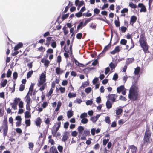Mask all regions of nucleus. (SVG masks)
Here are the masks:
<instances>
[{
  "label": "nucleus",
  "mask_w": 153,
  "mask_h": 153,
  "mask_svg": "<svg viewBox=\"0 0 153 153\" xmlns=\"http://www.w3.org/2000/svg\"><path fill=\"white\" fill-rule=\"evenodd\" d=\"M50 64V61L48 59H45V61L44 63V65L47 67L48 65L49 64Z\"/></svg>",
  "instance_id": "nucleus-62"
},
{
  "label": "nucleus",
  "mask_w": 153,
  "mask_h": 153,
  "mask_svg": "<svg viewBox=\"0 0 153 153\" xmlns=\"http://www.w3.org/2000/svg\"><path fill=\"white\" fill-rule=\"evenodd\" d=\"M10 105H12V107L14 110H16L17 109V105L13 103H10Z\"/></svg>",
  "instance_id": "nucleus-57"
},
{
  "label": "nucleus",
  "mask_w": 153,
  "mask_h": 153,
  "mask_svg": "<svg viewBox=\"0 0 153 153\" xmlns=\"http://www.w3.org/2000/svg\"><path fill=\"white\" fill-rule=\"evenodd\" d=\"M25 89V85L22 84L20 85L19 90L20 91H23Z\"/></svg>",
  "instance_id": "nucleus-58"
},
{
  "label": "nucleus",
  "mask_w": 153,
  "mask_h": 153,
  "mask_svg": "<svg viewBox=\"0 0 153 153\" xmlns=\"http://www.w3.org/2000/svg\"><path fill=\"white\" fill-rule=\"evenodd\" d=\"M106 97L108 98L109 100H111L113 102H115V94H109Z\"/></svg>",
  "instance_id": "nucleus-9"
},
{
  "label": "nucleus",
  "mask_w": 153,
  "mask_h": 153,
  "mask_svg": "<svg viewBox=\"0 0 153 153\" xmlns=\"http://www.w3.org/2000/svg\"><path fill=\"white\" fill-rule=\"evenodd\" d=\"M45 82V79H40V80L38 81V83H37L38 86L39 87H40L41 85L43 84Z\"/></svg>",
  "instance_id": "nucleus-26"
},
{
  "label": "nucleus",
  "mask_w": 153,
  "mask_h": 153,
  "mask_svg": "<svg viewBox=\"0 0 153 153\" xmlns=\"http://www.w3.org/2000/svg\"><path fill=\"white\" fill-rule=\"evenodd\" d=\"M18 106L20 108H22L24 107V102L22 101H20L18 104Z\"/></svg>",
  "instance_id": "nucleus-50"
},
{
  "label": "nucleus",
  "mask_w": 153,
  "mask_h": 153,
  "mask_svg": "<svg viewBox=\"0 0 153 153\" xmlns=\"http://www.w3.org/2000/svg\"><path fill=\"white\" fill-rule=\"evenodd\" d=\"M4 128L3 130V135L4 137L7 136L8 131V126H4Z\"/></svg>",
  "instance_id": "nucleus-15"
},
{
  "label": "nucleus",
  "mask_w": 153,
  "mask_h": 153,
  "mask_svg": "<svg viewBox=\"0 0 153 153\" xmlns=\"http://www.w3.org/2000/svg\"><path fill=\"white\" fill-rule=\"evenodd\" d=\"M7 82V79H4L3 81L1 82L0 83L1 87H4Z\"/></svg>",
  "instance_id": "nucleus-32"
},
{
  "label": "nucleus",
  "mask_w": 153,
  "mask_h": 153,
  "mask_svg": "<svg viewBox=\"0 0 153 153\" xmlns=\"http://www.w3.org/2000/svg\"><path fill=\"white\" fill-rule=\"evenodd\" d=\"M13 79L16 80L18 77V73L15 71L13 74Z\"/></svg>",
  "instance_id": "nucleus-47"
},
{
  "label": "nucleus",
  "mask_w": 153,
  "mask_h": 153,
  "mask_svg": "<svg viewBox=\"0 0 153 153\" xmlns=\"http://www.w3.org/2000/svg\"><path fill=\"white\" fill-rule=\"evenodd\" d=\"M100 115L101 114H98L96 116L92 117L90 118V120L94 123L98 120Z\"/></svg>",
  "instance_id": "nucleus-7"
},
{
  "label": "nucleus",
  "mask_w": 153,
  "mask_h": 153,
  "mask_svg": "<svg viewBox=\"0 0 153 153\" xmlns=\"http://www.w3.org/2000/svg\"><path fill=\"white\" fill-rule=\"evenodd\" d=\"M41 120L40 117H38L36 120L35 124L36 126L39 127H40V125L41 123Z\"/></svg>",
  "instance_id": "nucleus-14"
},
{
  "label": "nucleus",
  "mask_w": 153,
  "mask_h": 153,
  "mask_svg": "<svg viewBox=\"0 0 153 153\" xmlns=\"http://www.w3.org/2000/svg\"><path fill=\"white\" fill-rule=\"evenodd\" d=\"M130 148L131 149L132 152H136L137 151V149L136 147L134 145H132L130 146Z\"/></svg>",
  "instance_id": "nucleus-22"
},
{
  "label": "nucleus",
  "mask_w": 153,
  "mask_h": 153,
  "mask_svg": "<svg viewBox=\"0 0 153 153\" xmlns=\"http://www.w3.org/2000/svg\"><path fill=\"white\" fill-rule=\"evenodd\" d=\"M109 66L111 68V72H112L114 71L115 68V64L111 62L109 64Z\"/></svg>",
  "instance_id": "nucleus-19"
},
{
  "label": "nucleus",
  "mask_w": 153,
  "mask_h": 153,
  "mask_svg": "<svg viewBox=\"0 0 153 153\" xmlns=\"http://www.w3.org/2000/svg\"><path fill=\"white\" fill-rule=\"evenodd\" d=\"M12 71L10 70V69H8L6 74L7 77L8 78L10 77L12 74Z\"/></svg>",
  "instance_id": "nucleus-42"
},
{
  "label": "nucleus",
  "mask_w": 153,
  "mask_h": 153,
  "mask_svg": "<svg viewBox=\"0 0 153 153\" xmlns=\"http://www.w3.org/2000/svg\"><path fill=\"white\" fill-rule=\"evenodd\" d=\"M127 42V41L125 39H122L121 40L120 43L122 45H125L126 44Z\"/></svg>",
  "instance_id": "nucleus-55"
},
{
  "label": "nucleus",
  "mask_w": 153,
  "mask_h": 153,
  "mask_svg": "<svg viewBox=\"0 0 153 153\" xmlns=\"http://www.w3.org/2000/svg\"><path fill=\"white\" fill-rule=\"evenodd\" d=\"M129 6L131 8L135 9L137 7L136 4H134L132 2H130L129 3Z\"/></svg>",
  "instance_id": "nucleus-24"
},
{
  "label": "nucleus",
  "mask_w": 153,
  "mask_h": 153,
  "mask_svg": "<svg viewBox=\"0 0 153 153\" xmlns=\"http://www.w3.org/2000/svg\"><path fill=\"white\" fill-rule=\"evenodd\" d=\"M84 127L82 126H79L77 128V130L80 134H83V131L84 130Z\"/></svg>",
  "instance_id": "nucleus-11"
},
{
  "label": "nucleus",
  "mask_w": 153,
  "mask_h": 153,
  "mask_svg": "<svg viewBox=\"0 0 153 153\" xmlns=\"http://www.w3.org/2000/svg\"><path fill=\"white\" fill-rule=\"evenodd\" d=\"M93 101L91 99L88 100L86 102V104L87 105H91L92 104Z\"/></svg>",
  "instance_id": "nucleus-45"
},
{
  "label": "nucleus",
  "mask_w": 153,
  "mask_h": 153,
  "mask_svg": "<svg viewBox=\"0 0 153 153\" xmlns=\"http://www.w3.org/2000/svg\"><path fill=\"white\" fill-rule=\"evenodd\" d=\"M29 93H27V94L25 97L26 98V101L27 103H31L32 102V101H31V98H30L29 96L28 95Z\"/></svg>",
  "instance_id": "nucleus-28"
},
{
  "label": "nucleus",
  "mask_w": 153,
  "mask_h": 153,
  "mask_svg": "<svg viewBox=\"0 0 153 153\" xmlns=\"http://www.w3.org/2000/svg\"><path fill=\"white\" fill-rule=\"evenodd\" d=\"M63 147L62 146L59 145L57 147V149L59 151V152L60 153H62L63 152Z\"/></svg>",
  "instance_id": "nucleus-46"
},
{
  "label": "nucleus",
  "mask_w": 153,
  "mask_h": 153,
  "mask_svg": "<svg viewBox=\"0 0 153 153\" xmlns=\"http://www.w3.org/2000/svg\"><path fill=\"white\" fill-rule=\"evenodd\" d=\"M89 85V82L88 81L84 82L82 83V85L80 87V88H81L82 87L83 88H85V87Z\"/></svg>",
  "instance_id": "nucleus-17"
},
{
  "label": "nucleus",
  "mask_w": 153,
  "mask_h": 153,
  "mask_svg": "<svg viewBox=\"0 0 153 153\" xmlns=\"http://www.w3.org/2000/svg\"><path fill=\"white\" fill-rule=\"evenodd\" d=\"M140 68V67H137L135 68L134 73L135 75H138L139 73Z\"/></svg>",
  "instance_id": "nucleus-35"
},
{
  "label": "nucleus",
  "mask_w": 153,
  "mask_h": 153,
  "mask_svg": "<svg viewBox=\"0 0 153 153\" xmlns=\"http://www.w3.org/2000/svg\"><path fill=\"white\" fill-rule=\"evenodd\" d=\"M69 13L65 14H63L61 17V19L62 20V21H63L68 18L69 16Z\"/></svg>",
  "instance_id": "nucleus-31"
},
{
  "label": "nucleus",
  "mask_w": 153,
  "mask_h": 153,
  "mask_svg": "<svg viewBox=\"0 0 153 153\" xmlns=\"http://www.w3.org/2000/svg\"><path fill=\"white\" fill-rule=\"evenodd\" d=\"M51 45L52 47L53 48H56V42L53 39H52V42H51Z\"/></svg>",
  "instance_id": "nucleus-33"
},
{
  "label": "nucleus",
  "mask_w": 153,
  "mask_h": 153,
  "mask_svg": "<svg viewBox=\"0 0 153 153\" xmlns=\"http://www.w3.org/2000/svg\"><path fill=\"white\" fill-rule=\"evenodd\" d=\"M46 72L44 71L43 73H42L41 74L40 76L39 79L41 80H42V79H45V81H46Z\"/></svg>",
  "instance_id": "nucleus-21"
},
{
  "label": "nucleus",
  "mask_w": 153,
  "mask_h": 153,
  "mask_svg": "<svg viewBox=\"0 0 153 153\" xmlns=\"http://www.w3.org/2000/svg\"><path fill=\"white\" fill-rule=\"evenodd\" d=\"M75 5L77 6V10H79L80 7L82 5H85V4L83 1L82 0L81 1L79 0H76L75 1Z\"/></svg>",
  "instance_id": "nucleus-4"
},
{
  "label": "nucleus",
  "mask_w": 153,
  "mask_h": 153,
  "mask_svg": "<svg viewBox=\"0 0 153 153\" xmlns=\"http://www.w3.org/2000/svg\"><path fill=\"white\" fill-rule=\"evenodd\" d=\"M137 20V17L135 16H131L130 20V23L132 24L133 25V24Z\"/></svg>",
  "instance_id": "nucleus-10"
},
{
  "label": "nucleus",
  "mask_w": 153,
  "mask_h": 153,
  "mask_svg": "<svg viewBox=\"0 0 153 153\" xmlns=\"http://www.w3.org/2000/svg\"><path fill=\"white\" fill-rule=\"evenodd\" d=\"M123 112V110L121 108H119L116 110V114L117 115H120Z\"/></svg>",
  "instance_id": "nucleus-48"
},
{
  "label": "nucleus",
  "mask_w": 153,
  "mask_h": 153,
  "mask_svg": "<svg viewBox=\"0 0 153 153\" xmlns=\"http://www.w3.org/2000/svg\"><path fill=\"white\" fill-rule=\"evenodd\" d=\"M88 116L87 113H86L84 112L81 114L80 116V118H85Z\"/></svg>",
  "instance_id": "nucleus-51"
},
{
  "label": "nucleus",
  "mask_w": 153,
  "mask_h": 153,
  "mask_svg": "<svg viewBox=\"0 0 153 153\" xmlns=\"http://www.w3.org/2000/svg\"><path fill=\"white\" fill-rule=\"evenodd\" d=\"M25 123L26 124V128L30 126L31 124V121L30 119H26L25 121Z\"/></svg>",
  "instance_id": "nucleus-27"
},
{
  "label": "nucleus",
  "mask_w": 153,
  "mask_h": 153,
  "mask_svg": "<svg viewBox=\"0 0 153 153\" xmlns=\"http://www.w3.org/2000/svg\"><path fill=\"white\" fill-rule=\"evenodd\" d=\"M134 61V58H127L126 60V63L127 64L132 63Z\"/></svg>",
  "instance_id": "nucleus-30"
},
{
  "label": "nucleus",
  "mask_w": 153,
  "mask_h": 153,
  "mask_svg": "<svg viewBox=\"0 0 153 153\" xmlns=\"http://www.w3.org/2000/svg\"><path fill=\"white\" fill-rule=\"evenodd\" d=\"M82 120H81V123L83 124H86L88 122V120L87 118H81Z\"/></svg>",
  "instance_id": "nucleus-39"
},
{
  "label": "nucleus",
  "mask_w": 153,
  "mask_h": 153,
  "mask_svg": "<svg viewBox=\"0 0 153 153\" xmlns=\"http://www.w3.org/2000/svg\"><path fill=\"white\" fill-rule=\"evenodd\" d=\"M34 85L35 84L32 83H31V85L29 88V91L28 92V93H29L30 91H33Z\"/></svg>",
  "instance_id": "nucleus-44"
},
{
  "label": "nucleus",
  "mask_w": 153,
  "mask_h": 153,
  "mask_svg": "<svg viewBox=\"0 0 153 153\" xmlns=\"http://www.w3.org/2000/svg\"><path fill=\"white\" fill-rule=\"evenodd\" d=\"M98 63V59H94V60L93 62L92 63V65L93 66H95Z\"/></svg>",
  "instance_id": "nucleus-59"
},
{
  "label": "nucleus",
  "mask_w": 153,
  "mask_h": 153,
  "mask_svg": "<svg viewBox=\"0 0 153 153\" xmlns=\"http://www.w3.org/2000/svg\"><path fill=\"white\" fill-rule=\"evenodd\" d=\"M73 115V111L72 109L69 110L67 112V116L68 118H70Z\"/></svg>",
  "instance_id": "nucleus-12"
},
{
  "label": "nucleus",
  "mask_w": 153,
  "mask_h": 153,
  "mask_svg": "<svg viewBox=\"0 0 153 153\" xmlns=\"http://www.w3.org/2000/svg\"><path fill=\"white\" fill-rule=\"evenodd\" d=\"M69 132L68 131H66L63 135V137L62 138L61 140L62 141L65 142L68 138L69 134Z\"/></svg>",
  "instance_id": "nucleus-6"
},
{
  "label": "nucleus",
  "mask_w": 153,
  "mask_h": 153,
  "mask_svg": "<svg viewBox=\"0 0 153 153\" xmlns=\"http://www.w3.org/2000/svg\"><path fill=\"white\" fill-rule=\"evenodd\" d=\"M33 71L32 70L30 71L27 73V79L31 77V75L33 74Z\"/></svg>",
  "instance_id": "nucleus-38"
},
{
  "label": "nucleus",
  "mask_w": 153,
  "mask_h": 153,
  "mask_svg": "<svg viewBox=\"0 0 153 153\" xmlns=\"http://www.w3.org/2000/svg\"><path fill=\"white\" fill-rule=\"evenodd\" d=\"M64 49L65 52L64 53V56L65 58H67L69 57V55L68 53H69V51L68 49V47L66 49V45H65L64 47Z\"/></svg>",
  "instance_id": "nucleus-8"
},
{
  "label": "nucleus",
  "mask_w": 153,
  "mask_h": 153,
  "mask_svg": "<svg viewBox=\"0 0 153 153\" xmlns=\"http://www.w3.org/2000/svg\"><path fill=\"white\" fill-rule=\"evenodd\" d=\"M28 145L29 148V149L31 150H32L33 149V148L34 146L33 143L31 142H29L28 143Z\"/></svg>",
  "instance_id": "nucleus-41"
},
{
  "label": "nucleus",
  "mask_w": 153,
  "mask_h": 153,
  "mask_svg": "<svg viewBox=\"0 0 153 153\" xmlns=\"http://www.w3.org/2000/svg\"><path fill=\"white\" fill-rule=\"evenodd\" d=\"M151 135L152 132L150 128L147 127L143 139L144 144L147 146L150 143V139L151 137Z\"/></svg>",
  "instance_id": "nucleus-2"
},
{
  "label": "nucleus",
  "mask_w": 153,
  "mask_h": 153,
  "mask_svg": "<svg viewBox=\"0 0 153 153\" xmlns=\"http://www.w3.org/2000/svg\"><path fill=\"white\" fill-rule=\"evenodd\" d=\"M85 25L84 24V22L83 21L80 22L78 25L77 26L78 28L79 29H82L85 26Z\"/></svg>",
  "instance_id": "nucleus-23"
},
{
  "label": "nucleus",
  "mask_w": 153,
  "mask_h": 153,
  "mask_svg": "<svg viewBox=\"0 0 153 153\" xmlns=\"http://www.w3.org/2000/svg\"><path fill=\"white\" fill-rule=\"evenodd\" d=\"M141 47L142 48L145 53H147L148 51L149 46L148 45L146 41L140 42Z\"/></svg>",
  "instance_id": "nucleus-3"
},
{
  "label": "nucleus",
  "mask_w": 153,
  "mask_h": 153,
  "mask_svg": "<svg viewBox=\"0 0 153 153\" xmlns=\"http://www.w3.org/2000/svg\"><path fill=\"white\" fill-rule=\"evenodd\" d=\"M105 121L107 123L109 124L110 122V117L109 116H107L105 117Z\"/></svg>",
  "instance_id": "nucleus-60"
},
{
  "label": "nucleus",
  "mask_w": 153,
  "mask_h": 153,
  "mask_svg": "<svg viewBox=\"0 0 153 153\" xmlns=\"http://www.w3.org/2000/svg\"><path fill=\"white\" fill-rule=\"evenodd\" d=\"M146 41V39L145 37V35H140L139 39V42H141Z\"/></svg>",
  "instance_id": "nucleus-20"
},
{
  "label": "nucleus",
  "mask_w": 153,
  "mask_h": 153,
  "mask_svg": "<svg viewBox=\"0 0 153 153\" xmlns=\"http://www.w3.org/2000/svg\"><path fill=\"white\" fill-rule=\"evenodd\" d=\"M64 71L61 69L60 67H57L56 69V73L58 75L62 73Z\"/></svg>",
  "instance_id": "nucleus-13"
},
{
  "label": "nucleus",
  "mask_w": 153,
  "mask_h": 153,
  "mask_svg": "<svg viewBox=\"0 0 153 153\" xmlns=\"http://www.w3.org/2000/svg\"><path fill=\"white\" fill-rule=\"evenodd\" d=\"M94 14L97 15L100 13V10L97 8H95L94 10Z\"/></svg>",
  "instance_id": "nucleus-64"
},
{
  "label": "nucleus",
  "mask_w": 153,
  "mask_h": 153,
  "mask_svg": "<svg viewBox=\"0 0 153 153\" xmlns=\"http://www.w3.org/2000/svg\"><path fill=\"white\" fill-rule=\"evenodd\" d=\"M83 134H84V135L87 136L88 135H90V132L89 130L86 129L84 131V133Z\"/></svg>",
  "instance_id": "nucleus-43"
},
{
  "label": "nucleus",
  "mask_w": 153,
  "mask_h": 153,
  "mask_svg": "<svg viewBox=\"0 0 153 153\" xmlns=\"http://www.w3.org/2000/svg\"><path fill=\"white\" fill-rule=\"evenodd\" d=\"M57 150L56 148H54L53 146H52L50 149V152L51 153H54Z\"/></svg>",
  "instance_id": "nucleus-40"
},
{
  "label": "nucleus",
  "mask_w": 153,
  "mask_h": 153,
  "mask_svg": "<svg viewBox=\"0 0 153 153\" xmlns=\"http://www.w3.org/2000/svg\"><path fill=\"white\" fill-rule=\"evenodd\" d=\"M62 105V103L60 101H59L58 102L56 108L55 109V111H58L60 107Z\"/></svg>",
  "instance_id": "nucleus-29"
},
{
  "label": "nucleus",
  "mask_w": 153,
  "mask_h": 153,
  "mask_svg": "<svg viewBox=\"0 0 153 153\" xmlns=\"http://www.w3.org/2000/svg\"><path fill=\"white\" fill-rule=\"evenodd\" d=\"M125 89L124 86V85H121L119 87L117 88V90L118 93H119L121 92L122 91Z\"/></svg>",
  "instance_id": "nucleus-25"
},
{
  "label": "nucleus",
  "mask_w": 153,
  "mask_h": 153,
  "mask_svg": "<svg viewBox=\"0 0 153 153\" xmlns=\"http://www.w3.org/2000/svg\"><path fill=\"white\" fill-rule=\"evenodd\" d=\"M92 91V88L91 87H89L86 88L85 90V91L87 94H88L90 93Z\"/></svg>",
  "instance_id": "nucleus-37"
},
{
  "label": "nucleus",
  "mask_w": 153,
  "mask_h": 153,
  "mask_svg": "<svg viewBox=\"0 0 153 153\" xmlns=\"http://www.w3.org/2000/svg\"><path fill=\"white\" fill-rule=\"evenodd\" d=\"M106 105L108 109H109L112 107V103L109 100H108L106 103Z\"/></svg>",
  "instance_id": "nucleus-16"
},
{
  "label": "nucleus",
  "mask_w": 153,
  "mask_h": 153,
  "mask_svg": "<svg viewBox=\"0 0 153 153\" xmlns=\"http://www.w3.org/2000/svg\"><path fill=\"white\" fill-rule=\"evenodd\" d=\"M138 7L140 8V12H146L147 11L146 8L145 6L142 3H139L138 4Z\"/></svg>",
  "instance_id": "nucleus-5"
},
{
  "label": "nucleus",
  "mask_w": 153,
  "mask_h": 153,
  "mask_svg": "<svg viewBox=\"0 0 153 153\" xmlns=\"http://www.w3.org/2000/svg\"><path fill=\"white\" fill-rule=\"evenodd\" d=\"M92 19H93L92 17L87 19L85 21V22L84 23V24L85 26L90 21L92 20Z\"/></svg>",
  "instance_id": "nucleus-52"
},
{
  "label": "nucleus",
  "mask_w": 153,
  "mask_h": 153,
  "mask_svg": "<svg viewBox=\"0 0 153 153\" xmlns=\"http://www.w3.org/2000/svg\"><path fill=\"white\" fill-rule=\"evenodd\" d=\"M62 61L61 57L60 55H59L57 57L56 61L57 63L60 64Z\"/></svg>",
  "instance_id": "nucleus-49"
},
{
  "label": "nucleus",
  "mask_w": 153,
  "mask_h": 153,
  "mask_svg": "<svg viewBox=\"0 0 153 153\" xmlns=\"http://www.w3.org/2000/svg\"><path fill=\"white\" fill-rule=\"evenodd\" d=\"M138 92V85H137V82L136 81H134L129 90L128 95L129 98L133 101L137 100L139 97Z\"/></svg>",
  "instance_id": "nucleus-1"
},
{
  "label": "nucleus",
  "mask_w": 153,
  "mask_h": 153,
  "mask_svg": "<svg viewBox=\"0 0 153 153\" xmlns=\"http://www.w3.org/2000/svg\"><path fill=\"white\" fill-rule=\"evenodd\" d=\"M31 117L30 111H26L25 113V117L26 119L28 118Z\"/></svg>",
  "instance_id": "nucleus-18"
},
{
  "label": "nucleus",
  "mask_w": 153,
  "mask_h": 153,
  "mask_svg": "<svg viewBox=\"0 0 153 153\" xmlns=\"http://www.w3.org/2000/svg\"><path fill=\"white\" fill-rule=\"evenodd\" d=\"M91 134L93 136H94L96 133V129L95 128H92L91 129Z\"/></svg>",
  "instance_id": "nucleus-63"
},
{
  "label": "nucleus",
  "mask_w": 153,
  "mask_h": 153,
  "mask_svg": "<svg viewBox=\"0 0 153 153\" xmlns=\"http://www.w3.org/2000/svg\"><path fill=\"white\" fill-rule=\"evenodd\" d=\"M68 96L70 98L74 97L76 96V94L75 93H71L70 92L68 94Z\"/></svg>",
  "instance_id": "nucleus-36"
},
{
  "label": "nucleus",
  "mask_w": 153,
  "mask_h": 153,
  "mask_svg": "<svg viewBox=\"0 0 153 153\" xmlns=\"http://www.w3.org/2000/svg\"><path fill=\"white\" fill-rule=\"evenodd\" d=\"M21 99L20 98H14L13 103L17 105L18 103L21 101Z\"/></svg>",
  "instance_id": "nucleus-34"
},
{
  "label": "nucleus",
  "mask_w": 153,
  "mask_h": 153,
  "mask_svg": "<svg viewBox=\"0 0 153 153\" xmlns=\"http://www.w3.org/2000/svg\"><path fill=\"white\" fill-rule=\"evenodd\" d=\"M78 134V132L76 131H74L71 132V135L73 137H76Z\"/></svg>",
  "instance_id": "nucleus-54"
},
{
  "label": "nucleus",
  "mask_w": 153,
  "mask_h": 153,
  "mask_svg": "<svg viewBox=\"0 0 153 153\" xmlns=\"http://www.w3.org/2000/svg\"><path fill=\"white\" fill-rule=\"evenodd\" d=\"M120 29L122 32L125 33L127 30V27H126L124 26H122L120 27Z\"/></svg>",
  "instance_id": "nucleus-53"
},
{
  "label": "nucleus",
  "mask_w": 153,
  "mask_h": 153,
  "mask_svg": "<svg viewBox=\"0 0 153 153\" xmlns=\"http://www.w3.org/2000/svg\"><path fill=\"white\" fill-rule=\"evenodd\" d=\"M69 123L67 121L65 122L64 125V128L65 129H67L69 126Z\"/></svg>",
  "instance_id": "nucleus-56"
},
{
  "label": "nucleus",
  "mask_w": 153,
  "mask_h": 153,
  "mask_svg": "<svg viewBox=\"0 0 153 153\" xmlns=\"http://www.w3.org/2000/svg\"><path fill=\"white\" fill-rule=\"evenodd\" d=\"M82 34L81 33H78L76 35V37L77 39H81V38L82 37Z\"/></svg>",
  "instance_id": "nucleus-61"
}]
</instances>
